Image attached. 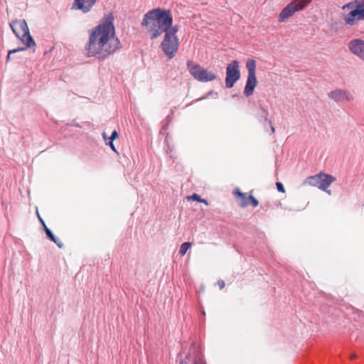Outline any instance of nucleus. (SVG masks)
I'll list each match as a JSON object with an SVG mask.
<instances>
[{"label": "nucleus", "mask_w": 364, "mask_h": 364, "mask_svg": "<svg viewBox=\"0 0 364 364\" xmlns=\"http://www.w3.org/2000/svg\"><path fill=\"white\" fill-rule=\"evenodd\" d=\"M113 21L112 15L107 16L89 31V39L85 47L87 57L105 60L122 47L120 41L115 36Z\"/></svg>", "instance_id": "nucleus-1"}, {"label": "nucleus", "mask_w": 364, "mask_h": 364, "mask_svg": "<svg viewBox=\"0 0 364 364\" xmlns=\"http://www.w3.org/2000/svg\"><path fill=\"white\" fill-rule=\"evenodd\" d=\"M173 16L169 9L156 8L149 11L141 21L151 40L156 39L165 33L166 40L169 38H177L178 31L177 26H173Z\"/></svg>", "instance_id": "nucleus-2"}, {"label": "nucleus", "mask_w": 364, "mask_h": 364, "mask_svg": "<svg viewBox=\"0 0 364 364\" xmlns=\"http://www.w3.org/2000/svg\"><path fill=\"white\" fill-rule=\"evenodd\" d=\"M11 28L15 36L25 44L24 47L17 48L8 52L7 60H10L11 55L19 51L26 50L29 48L36 46V42L31 36L27 23L24 19L13 20L10 23Z\"/></svg>", "instance_id": "nucleus-3"}, {"label": "nucleus", "mask_w": 364, "mask_h": 364, "mask_svg": "<svg viewBox=\"0 0 364 364\" xmlns=\"http://www.w3.org/2000/svg\"><path fill=\"white\" fill-rule=\"evenodd\" d=\"M187 68L191 75L199 82H206L217 78L215 74L208 72L199 64H194L191 60L187 61Z\"/></svg>", "instance_id": "nucleus-4"}, {"label": "nucleus", "mask_w": 364, "mask_h": 364, "mask_svg": "<svg viewBox=\"0 0 364 364\" xmlns=\"http://www.w3.org/2000/svg\"><path fill=\"white\" fill-rule=\"evenodd\" d=\"M246 68L248 70V75L243 93L245 97H248L253 94L255 88L257 85L255 73L256 61L253 59H247Z\"/></svg>", "instance_id": "nucleus-5"}, {"label": "nucleus", "mask_w": 364, "mask_h": 364, "mask_svg": "<svg viewBox=\"0 0 364 364\" xmlns=\"http://www.w3.org/2000/svg\"><path fill=\"white\" fill-rule=\"evenodd\" d=\"M312 0H294L288 4L280 12L279 21L283 22L291 17L294 13L303 9Z\"/></svg>", "instance_id": "nucleus-6"}, {"label": "nucleus", "mask_w": 364, "mask_h": 364, "mask_svg": "<svg viewBox=\"0 0 364 364\" xmlns=\"http://www.w3.org/2000/svg\"><path fill=\"white\" fill-rule=\"evenodd\" d=\"M240 76L239 62L236 60H232L226 68L225 87L232 88L235 82L239 80Z\"/></svg>", "instance_id": "nucleus-7"}, {"label": "nucleus", "mask_w": 364, "mask_h": 364, "mask_svg": "<svg viewBox=\"0 0 364 364\" xmlns=\"http://www.w3.org/2000/svg\"><path fill=\"white\" fill-rule=\"evenodd\" d=\"M355 8L344 16L347 25L353 26L356 21L364 20V1L355 0Z\"/></svg>", "instance_id": "nucleus-8"}, {"label": "nucleus", "mask_w": 364, "mask_h": 364, "mask_svg": "<svg viewBox=\"0 0 364 364\" xmlns=\"http://www.w3.org/2000/svg\"><path fill=\"white\" fill-rule=\"evenodd\" d=\"M181 357L179 364H205L200 358L198 349L192 344L190 347L189 353L186 355L185 359L182 358V353L178 354V358Z\"/></svg>", "instance_id": "nucleus-9"}, {"label": "nucleus", "mask_w": 364, "mask_h": 364, "mask_svg": "<svg viewBox=\"0 0 364 364\" xmlns=\"http://www.w3.org/2000/svg\"><path fill=\"white\" fill-rule=\"evenodd\" d=\"M178 45L179 42L178 38H169L168 41H166V36H164L161 43V48L169 59H172L178 49Z\"/></svg>", "instance_id": "nucleus-10"}, {"label": "nucleus", "mask_w": 364, "mask_h": 364, "mask_svg": "<svg viewBox=\"0 0 364 364\" xmlns=\"http://www.w3.org/2000/svg\"><path fill=\"white\" fill-rule=\"evenodd\" d=\"M328 97L336 103L350 102L354 97L350 92L346 89L336 88L328 93Z\"/></svg>", "instance_id": "nucleus-11"}, {"label": "nucleus", "mask_w": 364, "mask_h": 364, "mask_svg": "<svg viewBox=\"0 0 364 364\" xmlns=\"http://www.w3.org/2000/svg\"><path fill=\"white\" fill-rule=\"evenodd\" d=\"M348 48L351 53L364 61V40L353 38L348 42Z\"/></svg>", "instance_id": "nucleus-12"}, {"label": "nucleus", "mask_w": 364, "mask_h": 364, "mask_svg": "<svg viewBox=\"0 0 364 364\" xmlns=\"http://www.w3.org/2000/svg\"><path fill=\"white\" fill-rule=\"evenodd\" d=\"M97 0H74L72 9L80 10L83 14L88 13L96 3Z\"/></svg>", "instance_id": "nucleus-13"}, {"label": "nucleus", "mask_w": 364, "mask_h": 364, "mask_svg": "<svg viewBox=\"0 0 364 364\" xmlns=\"http://www.w3.org/2000/svg\"><path fill=\"white\" fill-rule=\"evenodd\" d=\"M235 194L242 199L240 205L242 207H246L250 204H252L253 207H256L259 204L258 200L255 198L252 195H250L247 196L245 193L240 191L238 188H236L235 191Z\"/></svg>", "instance_id": "nucleus-14"}, {"label": "nucleus", "mask_w": 364, "mask_h": 364, "mask_svg": "<svg viewBox=\"0 0 364 364\" xmlns=\"http://www.w3.org/2000/svg\"><path fill=\"white\" fill-rule=\"evenodd\" d=\"M336 180V178L326 173H323L320 178L319 189L326 191L328 186Z\"/></svg>", "instance_id": "nucleus-15"}, {"label": "nucleus", "mask_w": 364, "mask_h": 364, "mask_svg": "<svg viewBox=\"0 0 364 364\" xmlns=\"http://www.w3.org/2000/svg\"><path fill=\"white\" fill-rule=\"evenodd\" d=\"M323 173H319L314 176H311L306 178L304 181V184H308L311 186H315L319 188L320 178L322 177Z\"/></svg>", "instance_id": "nucleus-16"}, {"label": "nucleus", "mask_w": 364, "mask_h": 364, "mask_svg": "<svg viewBox=\"0 0 364 364\" xmlns=\"http://www.w3.org/2000/svg\"><path fill=\"white\" fill-rule=\"evenodd\" d=\"M43 229L48 240L53 242L59 248H63L64 247L63 243L55 236L53 232L47 226H45V228Z\"/></svg>", "instance_id": "nucleus-17"}, {"label": "nucleus", "mask_w": 364, "mask_h": 364, "mask_svg": "<svg viewBox=\"0 0 364 364\" xmlns=\"http://www.w3.org/2000/svg\"><path fill=\"white\" fill-rule=\"evenodd\" d=\"M269 112L264 107H261V112L259 116V120L262 122V120L267 122L269 124H272V121L269 119Z\"/></svg>", "instance_id": "nucleus-18"}, {"label": "nucleus", "mask_w": 364, "mask_h": 364, "mask_svg": "<svg viewBox=\"0 0 364 364\" xmlns=\"http://www.w3.org/2000/svg\"><path fill=\"white\" fill-rule=\"evenodd\" d=\"M191 242H183L180 247L179 254L181 256L184 255L187 252L188 250L191 247Z\"/></svg>", "instance_id": "nucleus-19"}, {"label": "nucleus", "mask_w": 364, "mask_h": 364, "mask_svg": "<svg viewBox=\"0 0 364 364\" xmlns=\"http://www.w3.org/2000/svg\"><path fill=\"white\" fill-rule=\"evenodd\" d=\"M211 95H214L215 98H217L218 97V92H215L213 91H209L208 92H207L203 96H202V97L198 98L197 100H196L195 102H198V101L205 100V99L208 98L209 96H211Z\"/></svg>", "instance_id": "nucleus-20"}, {"label": "nucleus", "mask_w": 364, "mask_h": 364, "mask_svg": "<svg viewBox=\"0 0 364 364\" xmlns=\"http://www.w3.org/2000/svg\"><path fill=\"white\" fill-rule=\"evenodd\" d=\"M356 4H357V3H355V0H354L353 1L348 3L346 5H344L343 6V9H346V8H348V9H350L351 10H353V8H355V6H356Z\"/></svg>", "instance_id": "nucleus-21"}, {"label": "nucleus", "mask_w": 364, "mask_h": 364, "mask_svg": "<svg viewBox=\"0 0 364 364\" xmlns=\"http://www.w3.org/2000/svg\"><path fill=\"white\" fill-rule=\"evenodd\" d=\"M276 186H277V191L279 192H281V193H284V186H283V184L282 183L277 182L276 183Z\"/></svg>", "instance_id": "nucleus-22"}, {"label": "nucleus", "mask_w": 364, "mask_h": 364, "mask_svg": "<svg viewBox=\"0 0 364 364\" xmlns=\"http://www.w3.org/2000/svg\"><path fill=\"white\" fill-rule=\"evenodd\" d=\"M200 196L197 194V193H193V195H191L188 198L191 199V200H196V201H198L200 200Z\"/></svg>", "instance_id": "nucleus-23"}, {"label": "nucleus", "mask_w": 364, "mask_h": 364, "mask_svg": "<svg viewBox=\"0 0 364 364\" xmlns=\"http://www.w3.org/2000/svg\"><path fill=\"white\" fill-rule=\"evenodd\" d=\"M118 136H119V134H118L116 130H114L112 132V134H111L110 137L109 138V140L114 141L115 139H117L118 137Z\"/></svg>", "instance_id": "nucleus-24"}, {"label": "nucleus", "mask_w": 364, "mask_h": 364, "mask_svg": "<svg viewBox=\"0 0 364 364\" xmlns=\"http://www.w3.org/2000/svg\"><path fill=\"white\" fill-rule=\"evenodd\" d=\"M107 144H108V145L110 146V148H111V149H112L114 152H117V150H116V149H115V147H114V144H113V141H110V140H109V141L107 143Z\"/></svg>", "instance_id": "nucleus-25"}, {"label": "nucleus", "mask_w": 364, "mask_h": 364, "mask_svg": "<svg viewBox=\"0 0 364 364\" xmlns=\"http://www.w3.org/2000/svg\"><path fill=\"white\" fill-rule=\"evenodd\" d=\"M37 215H38V218L41 222V223L42 224V225L43 226V228H45V226H46L44 220L41 218V217L40 216V215L38 214V213L37 212Z\"/></svg>", "instance_id": "nucleus-26"}, {"label": "nucleus", "mask_w": 364, "mask_h": 364, "mask_svg": "<svg viewBox=\"0 0 364 364\" xmlns=\"http://www.w3.org/2000/svg\"><path fill=\"white\" fill-rule=\"evenodd\" d=\"M220 289H223L225 287V282L223 280L218 281Z\"/></svg>", "instance_id": "nucleus-27"}, {"label": "nucleus", "mask_w": 364, "mask_h": 364, "mask_svg": "<svg viewBox=\"0 0 364 364\" xmlns=\"http://www.w3.org/2000/svg\"><path fill=\"white\" fill-rule=\"evenodd\" d=\"M199 202L203 203H205V205H208V201H207L205 199H203V198H200V199Z\"/></svg>", "instance_id": "nucleus-28"}, {"label": "nucleus", "mask_w": 364, "mask_h": 364, "mask_svg": "<svg viewBox=\"0 0 364 364\" xmlns=\"http://www.w3.org/2000/svg\"><path fill=\"white\" fill-rule=\"evenodd\" d=\"M269 125H270V127H271V134H274V132H275L274 127L272 126V124H269Z\"/></svg>", "instance_id": "nucleus-29"}, {"label": "nucleus", "mask_w": 364, "mask_h": 364, "mask_svg": "<svg viewBox=\"0 0 364 364\" xmlns=\"http://www.w3.org/2000/svg\"><path fill=\"white\" fill-rule=\"evenodd\" d=\"M102 136H103L104 139H106V135H105V132L102 134Z\"/></svg>", "instance_id": "nucleus-30"}]
</instances>
